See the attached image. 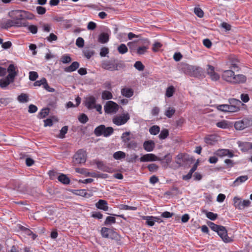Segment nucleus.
Returning <instances> with one entry per match:
<instances>
[{"label":"nucleus","mask_w":252,"mask_h":252,"mask_svg":"<svg viewBox=\"0 0 252 252\" xmlns=\"http://www.w3.org/2000/svg\"><path fill=\"white\" fill-rule=\"evenodd\" d=\"M181 69L186 74L191 77L198 78L203 75V70L199 66L184 63L182 65Z\"/></svg>","instance_id":"obj_1"},{"label":"nucleus","mask_w":252,"mask_h":252,"mask_svg":"<svg viewBox=\"0 0 252 252\" xmlns=\"http://www.w3.org/2000/svg\"><path fill=\"white\" fill-rule=\"evenodd\" d=\"M28 23L26 19L24 18H19L13 20H8L6 22L1 23L0 26L2 29H7L11 27H27Z\"/></svg>","instance_id":"obj_2"},{"label":"nucleus","mask_w":252,"mask_h":252,"mask_svg":"<svg viewBox=\"0 0 252 252\" xmlns=\"http://www.w3.org/2000/svg\"><path fill=\"white\" fill-rule=\"evenodd\" d=\"M113 132L114 129L112 127H106L103 125L98 126L94 130V133L96 136L103 135L104 137H108Z\"/></svg>","instance_id":"obj_3"},{"label":"nucleus","mask_w":252,"mask_h":252,"mask_svg":"<svg viewBox=\"0 0 252 252\" xmlns=\"http://www.w3.org/2000/svg\"><path fill=\"white\" fill-rule=\"evenodd\" d=\"M251 126H252V119L249 118H245L237 121L234 124L235 128L239 130H243Z\"/></svg>","instance_id":"obj_4"},{"label":"nucleus","mask_w":252,"mask_h":252,"mask_svg":"<svg viewBox=\"0 0 252 252\" xmlns=\"http://www.w3.org/2000/svg\"><path fill=\"white\" fill-rule=\"evenodd\" d=\"M86 160V151L79 150L73 156V162L74 165L85 163Z\"/></svg>","instance_id":"obj_5"},{"label":"nucleus","mask_w":252,"mask_h":252,"mask_svg":"<svg viewBox=\"0 0 252 252\" xmlns=\"http://www.w3.org/2000/svg\"><path fill=\"white\" fill-rule=\"evenodd\" d=\"M130 119L128 113H124L121 115L115 116L112 120L113 123L117 126L125 124Z\"/></svg>","instance_id":"obj_6"},{"label":"nucleus","mask_w":252,"mask_h":252,"mask_svg":"<svg viewBox=\"0 0 252 252\" xmlns=\"http://www.w3.org/2000/svg\"><path fill=\"white\" fill-rule=\"evenodd\" d=\"M119 109V106L113 101H108L104 105V111L106 113H116Z\"/></svg>","instance_id":"obj_7"},{"label":"nucleus","mask_w":252,"mask_h":252,"mask_svg":"<svg viewBox=\"0 0 252 252\" xmlns=\"http://www.w3.org/2000/svg\"><path fill=\"white\" fill-rule=\"evenodd\" d=\"M217 232L224 242L230 243L233 241L232 238L228 237L225 227L220 225Z\"/></svg>","instance_id":"obj_8"},{"label":"nucleus","mask_w":252,"mask_h":252,"mask_svg":"<svg viewBox=\"0 0 252 252\" xmlns=\"http://www.w3.org/2000/svg\"><path fill=\"white\" fill-rule=\"evenodd\" d=\"M103 68L110 71L118 70V68L121 67L122 64L121 63H114L110 61H104L101 64Z\"/></svg>","instance_id":"obj_9"},{"label":"nucleus","mask_w":252,"mask_h":252,"mask_svg":"<svg viewBox=\"0 0 252 252\" xmlns=\"http://www.w3.org/2000/svg\"><path fill=\"white\" fill-rule=\"evenodd\" d=\"M206 72L211 79L213 81H218L220 78V76L215 70V67L211 65H207Z\"/></svg>","instance_id":"obj_10"},{"label":"nucleus","mask_w":252,"mask_h":252,"mask_svg":"<svg viewBox=\"0 0 252 252\" xmlns=\"http://www.w3.org/2000/svg\"><path fill=\"white\" fill-rule=\"evenodd\" d=\"M7 72H8V74L6 77L10 79L11 81L14 82L15 77L18 73L17 67L13 64H10L7 68Z\"/></svg>","instance_id":"obj_11"},{"label":"nucleus","mask_w":252,"mask_h":252,"mask_svg":"<svg viewBox=\"0 0 252 252\" xmlns=\"http://www.w3.org/2000/svg\"><path fill=\"white\" fill-rule=\"evenodd\" d=\"M101 233L103 237L113 239L118 236V234L110 229L103 227L101 230Z\"/></svg>","instance_id":"obj_12"},{"label":"nucleus","mask_w":252,"mask_h":252,"mask_svg":"<svg viewBox=\"0 0 252 252\" xmlns=\"http://www.w3.org/2000/svg\"><path fill=\"white\" fill-rule=\"evenodd\" d=\"M155 155L153 154H147L142 156L140 160L141 162L154 161L157 160H160Z\"/></svg>","instance_id":"obj_13"},{"label":"nucleus","mask_w":252,"mask_h":252,"mask_svg":"<svg viewBox=\"0 0 252 252\" xmlns=\"http://www.w3.org/2000/svg\"><path fill=\"white\" fill-rule=\"evenodd\" d=\"M215 154L220 157L227 156L229 158H232L234 156V154L232 151L228 149H219L216 151Z\"/></svg>","instance_id":"obj_14"},{"label":"nucleus","mask_w":252,"mask_h":252,"mask_svg":"<svg viewBox=\"0 0 252 252\" xmlns=\"http://www.w3.org/2000/svg\"><path fill=\"white\" fill-rule=\"evenodd\" d=\"M96 99L93 96H90L85 99V105L88 109H94L96 104Z\"/></svg>","instance_id":"obj_15"},{"label":"nucleus","mask_w":252,"mask_h":252,"mask_svg":"<svg viewBox=\"0 0 252 252\" xmlns=\"http://www.w3.org/2000/svg\"><path fill=\"white\" fill-rule=\"evenodd\" d=\"M188 160H189V158L188 155L183 153L178 154L175 158V162L178 164L179 166H182L183 163Z\"/></svg>","instance_id":"obj_16"},{"label":"nucleus","mask_w":252,"mask_h":252,"mask_svg":"<svg viewBox=\"0 0 252 252\" xmlns=\"http://www.w3.org/2000/svg\"><path fill=\"white\" fill-rule=\"evenodd\" d=\"M234 75V72L232 70H226L223 71L222 77L226 81L232 83Z\"/></svg>","instance_id":"obj_17"},{"label":"nucleus","mask_w":252,"mask_h":252,"mask_svg":"<svg viewBox=\"0 0 252 252\" xmlns=\"http://www.w3.org/2000/svg\"><path fill=\"white\" fill-rule=\"evenodd\" d=\"M239 147L243 152H247L250 149H252V143L248 142H238Z\"/></svg>","instance_id":"obj_18"},{"label":"nucleus","mask_w":252,"mask_h":252,"mask_svg":"<svg viewBox=\"0 0 252 252\" xmlns=\"http://www.w3.org/2000/svg\"><path fill=\"white\" fill-rule=\"evenodd\" d=\"M95 207L100 210L104 211L108 210V206L107 202L105 200L100 199L95 203Z\"/></svg>","instance_id":"obj_19"},{"label":"nucleus","mask_w":252,"mask_h":252,"mask_svg":"<svg viewBox=\"0 0 252 252\" xmlns=\"http://www.w3.org/2000/svg\"><path fill=\"white\" fill-rule=\"evenodd\" d=\"M9 16H33V15L24 10L16 9L11 11L9 13Z\"/></svg>","instance_id":"obj_20"},{"label":"nucleus","mask_w":252,"mask_h":252,"mask_svg":"<svg viewBox=\"0 0 252 252\" xmlns=\"http://www.w3.org/2000/svg\"><path fill=\"white\" fill-rule=\"evenodd\" d=\"M155 147V144L152 140L145 141L143 143V148L147 152L153 151Z\"/></svg>","instance_id":"obj_21"},{"label":"nucleus","mask_w":252,"mask_h":252,"mask_svg":"<svg viewBox=\"0 0 252 252\" xmlns=\"http://www.w3.org/2000/svg\"><path fill=\"white\" fill-rule=\"evenodd\" d=\"M246 77L243 74L234 75L232 84L244 83L246 81Z\"/></svg>","instance_id":"obj_22"},{"label":"nucleus","mask_w":252,"mask_h":252,"mask_svg":"<svg viewBox=\"0 0 252 252\" xmlns=\"http://www.w3.org/2000/svg\"><path fill=\"white\" fill-rule=\"evenodd\" d=\"M97 168L103 171L107 172H111L112 169L109 167L107 166L103 162L98 161L96 162Z\"/></svg>","instance_id":"obj_23"},{"label":"nucleus","mask_w":252,"mask_h":252,"mask_svg":"<svg viewBox=\"0 0 252 252\" xmlns=\"http://www.w3.org/2000/svg\"><path fill=\"white\" fill-rule=\"evenodd\" d=\"M121 94L126 97H130L133 95V91L131 88H125L121 90Z\"/></svg>","instance_id":"obj_24"},{"label":"nucleus","mask_w":252,"mask_h":252,"mask_svg":"<svg viewBox=\"0 0 252 252\" xmlns=\"http://www.w3.org/2000/svg\"><path fill=\"white\" fill-rule=\"evenodd\" d=\"M79 66V63L77 62H73L70 65L64 68V71L67 72L76 70Z\"/></svg>","instance_id":"obj_25"},{"label":"nucleus","mask_w":252,"mask_h":252,"mask_svg":"<svg viewBox=\"0 0 252 252\" xmlns=\"http://www.w3.org/2000/svg\"><path fill=\"white\" fill-rule=\"evenodd\" d=\"M132 134L130 132H126L122 134L121 139L122 141L126 145L128 142L131 141Z\"/></svg>","instance_id":"obj_26"},{"label":"nucleus","mask_w":252,"mask_h":252,"mask_svg":"<svg viewBox=\"0 0 252 252\" xmlns=\"http://www.w3.org/2000/svg\"><path fill=\"white\" fill-rule=\"evenodd\" d=\"M248 179V177L247 175L241 176L238 177L233 182L234 186H238L240 184L245 182Z\"/></svg>","instance_id":"obj_27"},{"label":"nucleus","mask_w":252,"mask_h":252,"mask_svg":"<svg viewBox=\"0 0 252 252\" xmlns=\"http://www.w3.org/2000/svg\"><path fill=\"white\" fill-rule=\"evenodd\" d=\"M13 82L11 81L8 77H6L4 78L0 79V87L1 88H5L8 86L10 83Z\"/></svg>","instance_id":"obj_28"},{"label":"nucleus","mask_w":252,"mask_h":252,"mask_svg":"<svg viewBox=\"0 0 252 252\" xmlns=\"http://www.w3.org/2000/svg\"><path fill=\"white\" fill-rule=\"evenodd\" d=\"M21 229L26 235L31 236L33 240H34L37 237V235L33 233L31 230L24 226H22L21 227Z\"/></svg>","instance_id":"obj_29"},{"label":"nucleus","mask_w":252,"mask_h":252,"mask_svg":"<svg viewBox=\"0 0 252 252\" xmlns=\"http://www.w3.org/2000/svg\"><path fill=\"white\" fill-rule=\"evenodd\" d=\"M58 180L64 184H69L70 183V180L64 174H61L60 176H59Z\"/></svg>","instance_id":"obj_30"},{"label":"nucleus","mask_w":252,"mask_h":252,"mask_svg":"<svg viewBox=\"0 0 252 252\" xmlns=\"http://www.w3.org/2000/svg\"><path fill=\"white\" fill-rule=\"evenodd\" d=\"M175 113V109L172 107H169L165 111L164 115L168 118H171Z\"/></svg>","instance_id":"obj_31"},{"label":"nucleus","mask_w":252,"mask_h":252,"mask_svg":"<svg viewBox=\"0 0 252 252\" xmlns=\"http://www.w3.org/2000/svg\"><path fill=\"white\" fill-rule=\"evenodd\" d=\"M109 40L108 34L105 33H101L98 37V41L101 43H106Z\"/></svg>","instance_id":"obj_32"},{"label":"nucleus","mask_w":252,"mask_h":252,"mask_svg":"<svg viewBox=\"0 0 252 252\" xmlns=\"http://www.w3.org/2000/svg\"><path fill=\"white\" fill-rule=\"evenodd\" d=\"M143 219L146 220V224L150 226H152L155 224V220H154L153 216H144Z\"/></svg>","instance_id":"obj_33"},{"label":"nucleus","mask_w":252,"mask_h":252,"mask_svg":"<svg viewBox=\"0 0 252 252\" xmlns=\"http://www.w3.org/2000/svg\"><path fill=\"white\" fill-rule=\"evenodd\" d=\"M17 99L20 102H27L29 100V96L26 94L22 93L18 96Z\"/></svg>","instance_id":"obj_34"},{"label":"nucleus","mask_w":252,"mask_h":252,"mask_svg":"<svg viewBox=\"0 0 252 252\" xmlns=\"http://www.w3.org/2000/svg\"><path fill=\"white\" fill-rule=\"evenodd\" d=\"M234 201V206L239 209H242V201L240 199V198L235 197L233 199Z\"/></svg>","instance_id":"obj_35"},{"label":"nucleus","mask_w":252,"mask_h":252,"mask_svg":"<svg viewBox=\"0 0 252 252\" xmlns=\"http://www.w3.org/2000/svg\"><path fill=\"white\" fill-rule=\"evenodd\" d=\"M148 48L147 46H140L137 49L136 53L139 55H143L147 52Z\"/></svg>","instance_id":"obj_36"},{"label":"nucleus","mask_w":252,"mask_h":252,"mask_svg":"<svg viewBox=\"0 0 252 252\" xmlns=\"http://www.w3.org/2000/svg\"><path fill=\"white\" fill-rule=\"evenodd\" d=\"M113 157L116 159H120L126 157V154L122 151L116 152L114 154Z\"/></svg>","instance_id":"obj_37"},{"label":"nucleus","mask_w":252,"mask_h":252,"mask_svg":"<svg viewBox=\"0 0 252 252\" xmlns=\"http://www.w3.org/2000/svg\"><path fill=\"white\" fill-rule=\"evenodd\" d=\"M175 92V88L173 86L168 87L166 91L165 95L167 97H171Z\"/></svg>","instance_id":"obj_38"},{"label":"nucleus","mask_w":252,"mask_h":252,"mask_svg":"<svg viewBox=\"0 0 252 252\" xmlns=\"http://www.w3.org/2000/svg\"><path fill=\"white\" fill-rule=\"evenodd\" d=\"M118 51L121 54H124L128 51V48L125 44H121L118 47Z\"/></svg>","instance_id":"obj_39"},{"label":"nucleus","mask_w":252,"mask_h":252,"mask_svg":"<svg viewBox=\"0 0 252 252\" xmlns=\"http://www.w3.org/2000/svg\"><path fill=\"white\" fill-rule=\"evenodd\" d=\"M101 96L103 99H110L113 97L112 93L108 91H104Z\"/></svg>","instance_id":"obj_40"},{"label":"nucleus","mask_w":252,"mask_h":252,"mask_svg":"<svg viewBox=\"0 0 252 252\" xmlns=\"http://www.w3.org/2000/svg\"><path fill=\"white\" fill-rule=\"evenodd\" d=\"M49 113V109L44 108L42 109L39 113L38 117L39 119H42L47 116Z\"/></svg>","instance_id":"obj_41"},{"label":"nucleus","mask_w":252,"mask_h":252,"mask_svg":"<svg viewBox=\"0 0 252 252\" xmlns=\"http://www.w3.org/2000/svg\"><path fill=\"white\" fill-rule=\"evenodd\" d=\"M159 127L158 126H153L149 129L150 133L152 135H156L159 132Z\"/></svg>","instance_id":"obj_42"},{"label":"nucleus","mask_w":252,"mask_h":252,"mask_svg":"<svg viewBox=\"0 0 252 252\" xmlns=\"http://www.w3.org/2000/svg\"><path fill=\"white\" fill-rule=\"evenodd\" d=\"M127 148L135 150L137 147V143L135 141L131 140L125 145Z\"/></svg>","instance_id":"obj_43"},{"label":"nucleus","mask_w":252,"mask_h":252,"mask_svg":"<svg viewBox=\"0 0 252 252\" xmlns=\"http://www.w3.org/2000/svg\"><path fill=\"white\" fill-rule=\"evenodd\" d=\"M207 224L212 230L216 231V232H217V231L218 230V229L220 228V225L216 224L214 223L211 222V221H208L207 222Z\"/></svg>","instance_id":"obj_44"},{"label":"nucleus","mask_w":252,"mask_h":252,"mask_svg":"<svg viewBox=\"0 0 252 252\" xmlns=\"http://www.w3.org/2000/svg\"><path fill=\"white\" fill-rule=\"evenodd\" d=\"M205 141L207 144L213 145L215 143L216 140L214 136L211 135L206 137Z\"/></svg>","instance_id":"obj_45"},{"label":"nucleus","mask_w":252,"mask_h":252,"mask_svg":"<svg viewBox=\"0 0 252 252\" xmlns=\"http://www.w3.org/2000/svg\"><path fill=\"white\" fill-rule=\"evenodd\" d=\"M134 67L139 71H143L144 69V65L140 61H137L134 64Z\"/></svg>","instance_id":"obj_46"},{"label":"nucleus","mask_w":252,"mask_h":252,"mask_svg":"<svg viewBox=\"0 0 252 252\" xmlns=\"http://www.w3.org/2000/svg\"><path fill=\"white\" fill-rule=\"evenodd\" d=\"M168 130L166 129H164L161 130L158 136L160 139H164L168 136Z\"/></svg>","instance_id":"obj_47"},{"label":"nucleus","mask_w":252,"mask_h":252,"mask_svg":"<svg viewBox=\"0 0 252 252\" xmlns=\"http://www.w3.org/2000/svg\"><path fill=\"white\" fill-rule=\"evenodd\" d=\"M206 217L211 220H216L218 217L217 214L213 212L205 211Z\"/></svg>","instance_id":"obj_48"},{"label":"nucleus","mask_w":252,"mask_h":252,"mask_svg":"<svg viewBox=\"0 0 252 252\" xmlns=\"http://www.w3.org/2000/svg\"><path fill=\"white\" fill-rule=\"evenodd\" d=\"M116 222V219L114 217H107L104 222V224L107 225L111 223H114Z\"/></svg>","instance_id":"obj_49"},{"label":"nucleus","mask_w":252,"mask_h":252,"mask_svg":"<svg viewBox=\"0 0 252 252\" xmlns=\"http://www.w3.org/2000/svg\"><path fill=\"white\" fill-rule=\"evenodd\" d=\"M78 120L82 124H85L88 121L89 119L86 115L82 114L78 117Z\"/></svg>","instance_id":"obj_50"},{"label":"nucleus","mask_w":252,"mask_h":252,"mask_svg":"<svg viewBox=\"0 0 252 252\" xmlns=\"http://www.w3.org/2000/svg\"><path fill=\"white\" fill-rule=\"evenodd\" d=\"M68 130V126H63L61 130H60V135L59 137L60 138H63L64 137L65 134L67 133Z\"/></svg>","instance_id":"obj_51"},{"label":"nucleus","mask_w":252,"mask_h":252,"mask_svg":"<svg viewBox=\"0 0 252 252\" xmlns=\"http://www.w3.org/2000/svg\"><path fill=\"white\" fill-rule=\"evenodd\" d=\"M239 110V106L237 105H229L227 112H235Z\"/></svg>","instance_id":"obj_52"},{"label":"nucleus","mask_w":252,"mask_h":252,"mask_svg":"<svg viewBox=\"0 0 252 252\" xmlns=\"http://www.w3.org/2000/svg\"><path fill=\"white\" fill-rule=\"evenodd\" d=\"M38 77L37 73L35 71H30L29 72V79L31 81H35Z\"/></svg>","instance_id":"obj_53"},{"label":"nucleus","mask_w":252,"mask_h":252,"mask_svg":"<svg viewBox=\"0 0 252 252\" xmlns=\"http://www.w3.org/2000/svg\"><path fill=\"white\" fill-rule=\"evenodd\" d=\"M220 27L224 29L225 31H229L231 29V26L229 24L224 22L220 24Z\"/></svg>","instance_id":"obj_54"},{"label":"nucleus","mask_w":252,"mask_h":252,"mask_svg":"<svg viewBox=\"0 0 252 252\" xmlns=\"http://www.w3.org/2000/svg\"><path fill=\"white\" fill-rule=\"evenodd\" d=\"M164 159L165 160V163L164 165V166L165 168H167L168 164L170 163L172 160V157L169 154H168L164 156Z\"/></svg>","instance_id":"obj_55"},{"label":"nucleus","mask_w":252,"mask_h":252,"mask_svg":"<svg viewBox=\"0 0 252 252\" xmlns=\"http://www.w3.org/2000/svg\"><path fill=\"white\" fill-rule=\"evenodd\" d=\"M158 166L155 163H152V164H149L148 166V168L150 172H152L156 171L158 170Z\"/></svg>","instance_id":"obj_56"},{"label":"nucleus","mask_w":252,"mask_h":252,"mask_svg":"<svg viewBox=\"0 0 252 252\" xmlns=\"http://www.w3.org/2000/svg\"><path fill=\"white\" fill-rule=\"evenodd\" d=\"M162 47V44L158 42H156L153 44L152 50L154 52H158L159 49Z\"/></svg>","instance_id":"obj_57"},{"label":"nucleus","mask_w":252,"mask_h":252,"mask_svg":"<svg viewBox=\"0 0 252 252\" xmlns=\"http://www.w3.org/2000/svg\"><path fill=\"white\" fill-rule=\"evenodd\" d=\"M76 45L79 47L82 48L84 45V40L82 37H78L76 41Z\"/></svg>","instance_id":"obj_58"},{"label":"nucleus","mask_w":252,"mask_h":252,"mask_svg":"<svg viewBox=\"0 0 252 252\" xmlns=\"http://www.w3.org/2000/svg\"><path fill=\"white\" fill-rule=\"evenodd\" d=\"M217 109L221 111L227 112L228 109V104H222L217 106Z\"/></svg>","instance_id":"obj_59"},{"label":"nucleus","mask_w":252,"mask_h":252,"mask_svg":"<svg viewBox=\"0 0 252 252\" xmlns=\"http://www.w3.org/2000/svg\"><path fill=\"white\" fill-rule=\"evenodd\" d=\"M43 88L46 90L48 91L49 92L53 93V92H54L55 91L54 88H51L49 87V86L48 85V84L47 82V80L46 79H45V83H43Z\"/></svg>","instance_id":"obj_60"},{"label":"nucleus","mask_w":252,"mask_h":252,"mask_svg":"<svg viewBox=\"0 0 252 252\" xmlns=\"http://www.w3.org/2000/svg\"><path fill=\"white\" fill-rule=\"evenodd\" d=\"M61 60L63 63H66L70 62L71 59L69 56L63 55L62 57Z\"/></svg>","instance_id":"obj_61"},{"label":"nucleus","mask_w":252,"mask_h":252,"mask_svg":"<svg viewBox=\"0 0 252 252\" xmlns=\"http://www.w3.org/2000/svg\"><path fill=\"white\" fill-rule=\"evenodd\" d=\"M194 12L196 16H203L204 14L203 10L198 7L194 8Z\"/></svg>","instance_id":"obj_62"},{"label":"nucleus","mask_w":252,"mask_h":252,"mask_svg":"<svg viewBox=\"0 0 252 252\" xmlns=\"http://www.w3.org/2000/svg\"><path fill=\"white\" fill-rule=\"evenodd\" d=\"M36 11L38 14L43 15L46 12V8L42 6H38L36 7Z\"/></svg>","instance_id":"obj_63"},{"label":"nucleus","mask_w":252,"mask_h":252,"mask_svg":"<svg viewBox=\"0 0 252 252\" xmlns=\"http://www.w3.org/2000/svg\"><path fill=\"white\" fill-rule=\"evenodd\" d=\"M217 126L219 127L222 128H225L227 126V124L226 121H222L220 122H218L216 124Z\"/></svg>","instance_id":"obj_64"}]
</instances>
